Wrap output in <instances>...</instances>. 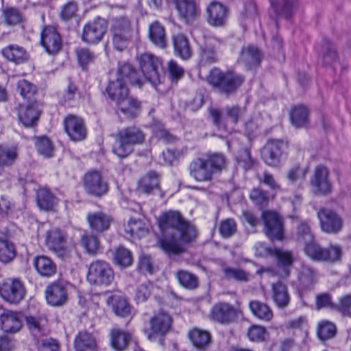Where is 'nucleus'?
<instances>
[{"label":"nucleus","mask_w":351,"mask_h":351,"mask_svg":"<svg viewBox=\"0 0 351 351\" xmlns=\"http://www.w3.org/2000/svg\"><path fill=\"white\" fill-rule=\"evenodd\" d=\"M239 61L248 68L256 66L261 61V53L257 47L247 46L243 48Z\"/></svg>","instance_id":"4c0bfd02"},{"label":"nucleus","mask_w":351,"mask_h":351,"mask_svg":"<svg viewBox=\"0 0 351 351\" xmlns=\"http://www.w3.org/2000/svg\"><path fill=\"white\" fill-rule=\"evenodd\" d=\"M267 335V330L265 327L259 325L251 326L247 331L249 339L254 342L263 341Z\"/></svg>","instance_id":"0e129e2a"},{"label":"nucleus","mask_w":351,"mask_h":351,"mask_svg":"<svg viewBox=\"0 0 351 351\" xmlns=\"http://www.w3.org/2000/svg\"><path fill=\"white\" fill-rule=\"evenodd\" d=\"M237 315V309L228 303L216 304L211 311L213 319L221 324H229L236 319Z\"/></svg>","instance_id":"f3484780"},{"label":"nucleus","mask_w":351,"mask_h":351,"mask_svg":"<svg viewBox=\"0 0 351 351\" xmlns=\"http://www.w3.org/2000/svg\"><path fill=\"white\" fill-rule=\"evenodd\" d=\"M148 36L153 44L156 47L164 49L167 46L166 34L164 27L158 21L150 24Z\"/></svg>","instance_id":"473e14b6"},{"label":"nucleus","mask_w":351,"mask_h":351,"mask_svg":"<svg viewBox=\"0 0 351 351\" xmlns=\"http://www.w3.org/2000/svg\"><path fill=\"white\" fill-rule=\"evenodd\" d=\"M36 201L39 208L44 210L52 209L57 202L56 197L46 188L37 191Z\"/></svg>","instance_id":"79ce46f5"},{"label":"nucleus","mask_w":351,"mask_h":351,"mask_svg":"<svg viewBox=\"0 0 351 351\" xmlns=\"http://www.w3.org/2000/svg\"><path fill=\"white\" fill-rule=\"evenodd\" d=\"M34 266L37 273L45 278L52 277L57 271L55 262L44 255L38 256L34 259Z\"/></svg>","instance_id":"5701e85b"},{"label":"nucleus","mask_w":351,"mask_h":351,"mask_svg":"<svg viewBox=\"0 0 351 351\" xmlns=\"http://www.w3.org/2000/svg\"><path fill=\"white\" fill-rule=\"evenodd\" d=\"M172 319L171 316L160 311L156 313L149 321V328L147 330V337L153 341L158 336L165 335L171 328Z\"/></svg>","instance_id":"6e6552de"},{"label":"nucleus","mask_w":351,"mask_h":351,"mask_svg":"<svg viewBox=\"0 0 351 351\" xmlns=\"http://www.w3.org/2000/svg\"><path fill=\"white\" fill-rule=\"evenodd\" d=\"M16 148L6 145H0V167L12 165L17 158Z\"/></svg>","instance_id":"a18cd8bd"},{"label":"nucleus","mask_w":351,"mask_h":351,"mask_svg":"<svg viewBox=\"0 0 351 351\" xmlns=\"http://www.w3.org/2000/svg\"><path fill=\"white\" fill-rule=\"evenodd\" d=\"M208 21L215 27L222 26L227 19V9L219 2L213 1L206 8Z\"/></svg>","instance_id":"412c9836"},{"label":"nucleus","mask_w":351,"mask_h":351,"mask_svg":"<svg viewBox=\"0 0 351 351\" xmlns=\"http://www.w3.org/2000/svg\"><path fill=\"white\" fill-rule=\"evenodd\" d=\"M63 124L64 131L71 141L77 142L86 138V128L80 117L69 114L64 118Z\"/></svg>","instance_id":"9b49d317"},{"label":"nucleus","mask_w":351,"mask_h":351,"mask_svg":"<svg viewBox=\"0 0 351 351\" xmlns=\"http://www.w3.org/2000/svg\"><path fill=\"white\" fill-rule=\"evenodd\" d=\"M262 219L265 225V234L272 240L283 238V222L282 217L273 211H264Z\"/></svg>","instance_id":"1a4fd4ad"},{"label":"nucleus","mask_w":351,"mask_h":351,"mask_svg":"<svg viewBox=\"0 0 351 351\" xmlns=\"http://www.w3.org/2000/svg\"><path fill=\"white\" fill-rule=\"evenodd\" d=\"M160 247L168 254H179L184 251L182 245L176 239L175 236L171 239H163L159 241Z\"/></svg>","instance_id":"3c124183"},{"label":"nucleus","mask_w":351,"mask_h":351,"mask_svg":"<svg viewBox=\"0 0 351 351\" xmlns=\"http://www.w3.org/2000/svg\"><path fill=\"white\" fill-rule=\"evenodd\" d=\"M336 333V327L335 324L328 321H322L319 323L317 335L322 340H327L332 338Z\"/></svg>","instance_id":"4d7b16f0"},{"label":"nucleus","mask_w":351,"mask_h":351,"mask_svg":"<svg viewBox=\"0 0 351 351\" xmlns=\"http://www.w3.org/2000/svg\"><path fill=\"white\" fill-rule=\"evenodd\" d=\"M287 145L282 141L269 140L262 150V158L265 162L269 166H277Z\"/></svg>","instance_id":"9d476101"},{"label":"nucleus","mask_w":351,"mask_h":351,"mask_svg":"<svg viewBox=\"0 0 351 351\" xmlns=\"http://www.w3.org/2000/svg\"><path fill=\"white\" fill-rule=\"evenodd\" d=\"M139 69L145 80L154 87L162 83L164 73L161 60L149 53H145L138 57Z\"/></svg>","instance_id":"20e7f679"},{"label":"nucleus","mask_w":351,"mask_h":351,"mask_svg":"<svg viewBox=\"0 0 351 351\" xmlns=\"http://www.w3.org/2000/svg\"><path fill=\"white\" fill-rule=\"evenodd\" d=\"M248 306L252 315L258 319L268 322L273 319V311L266 303L254 300L249 302Z\"/></svg>","instance_id":"cd10ccee"},{"label":"nucleus","mask_w":351,"mask_h":351,"mask_svg":"<svg viewBox=\"0 0 351 351\" xmlns=\"http://www.w3.org/2000/svg\"><path fill=\"white\" fill-rule=\"evenodd\" d=\"M106 31V21L104 19H98L84 26L82 40L88 43H97L101 40Z\"/></svg>","instance_id":"2eb2a0df"},{"label":"nucleus","mask_w":351,"mask_h":351,"mask_svg":"<svg viewBox=\"0 0 351 351\" xmlns=\"http://www.w3.org/2000/svg\"><path fill=\"white\" fill-rule=\"evenodd\" d=\"M295 241L304 245L315 239L311 226L307 222H301L297 228Z\"/></svg>","instance_id":"49530a36"},{"label":"nucleus","mask_w":351,"mask_h":351,"mask_svg":"<svg viewBox=\"0 0 351 351\" xmlns=\"http://www.w3.org/2000/svg\"><path fill=\"white\" fill-rule=\"evenodd\" d=\"M66 237L64 233L59 229H51L47 232L46 236V245L48 248L56 253L58 256H63L66 254Z\"/></svg>","instance_id":"6ab92c4d"},{"label":"nucleus","mask_w":351,"mask_h":351,"mask_svg":"<svg viewBox=\"0 0 351 351\" xmlns=\"http://www.w3.org/2000/svg\"><path fill=\"white\" fill-rule=\"evenodd\" d=\"M224 277L228 280H235L240 282L249 280V274L244 270L230 267H223L222 269Z\"/></svg>","instance_id":"864d4df0"},{"label":"nucleus","mask_w":351,"mask_h":351,"mask_svg":"<svg viewBox=\"0 0 351 351\" xmlns=\"http://www.w3.org/2000/svg\"><path fill=\"white\" fill-rule=\"evenodd\" d=\"M1 52L5 58L16 64H23L29 58L27 51L17 45H10L3 48Z\"/></svg>","instance_id":"c756f323"},{"label":"nucleus","mask_w":351,"mask_h":351,"mask_svg":"<svg viewBox=\"0 0 351 351\" xmlns=\"http://www.w3.org/2000/svg\"><path fill=\"white\" fill-rule=\"evenodd\" d=\"M159 187V175L155 171H149L138 182L139 191L149 194Z\"/></svg>","instance_id":"ea45409f"},{"label":"nucleus","mask_w":351,"mask_h":351,"mask_svg":"<svg viewBox=\"0 0 351 351\" xmlns=\"http://www.w3.org/2000/svg\"><path fill=\"white\" fill-rule=\"evenodd\" d=\"M322 230L328 234H337L342 228L343 221L341 217L334 211L329 209H322L318 212Z\"/></svg>","instance_id":"ddd939ff"},{"label":"nucleus","mask_w":351,"mask_h":351,"mask_svg":"<svg viewBox=\"0 0 351 351\" xmlns=\"http://www.w3.org/2000/svg\"><path fill=\"white\" fill-rule=\"evenodd\" d=\"M114 278L113 269L106 261H96L88 267L87 280L91 285L108 286Z\"/></svg>","instance_id":"423d86ee"},{"label":"nucleus","mask_w":351,"mask_h":351,"mask_svg":"<svg viewBox=\"0 0 351 351\" xmlns=\"http://www.w3.org/2000/svg\"><path fill=\"white\" fill-rule=\"evenodd\" d=\"M328 171L327 169L319 165L316 167L311 183L317 191L323 193H328L330 189V184L328 179Z\"/></svg>","instance_id":"a878e982"},{"label":"nucleus","mask_w":351,"mask_h":351,"mask_svg":"<svg viewBox=\"0 0 351 351\" xmlns=\"http://www.w3.org/2000/svg\"><path fill=\"white\" fill-rule=\"evenodd\" d=\"M271 5L277 15L289 19L296 12L299 0H271Z\"/></svg>","instance_id":"393cba45"},{"label":"nucleus","mask_w":351,"mask_h":351,"mask_svg":"<svg viewBox=\"0 0 351 351\" xmlns=\"http://www.w3.org/2000/svg\"><path fill=\"white\" fill-rule=\"evenodd\" d=\"M106 90L110 99L114 101L126 97L129 93L127 84L121 78L110 79Z\"/></svg>","instance_id":"2f4dec72"},{"label":"nucleus","mask_w":351,"mask_h":351,"mask_svg":"<svg viewBox=\"0 0 351 351\" xmlns=\"http://www.w3.org/2000/svg\"><path fill=\"white\" fill-rule=\"evenodd\" d=\"M217 56L210 40L200 47V62L203 64L215 62Z\"/></svg>","instance_id":"5fc2aeb1"},{"label":"nucleus","mask_w":351,"mask_h":351,"mask_svg":"<svg viewBox=\"0 0 351 351\" xmlns=\"http://www.w3.org/2000/svg\"><path fill=\"white\" fill-rule=\"evenodd\" d=\"M74 346L76 351H97L95 337L86 331H82L77 334Z\"/></svg>","instance_id":"72a5a7b5"},{"label":"nucleus","mask_w":351,"mask_h":351,"mask_svg":"<svg viewBox=\"0 0 351 351\" xmlns=\"http://www.w3.org/2000/svg\"><path fill=\"white\" fill-rule=\"evenodd\" d=\"M25 294L22 282L17 278H6L0 282V295L6 302L17 304Z\"/></svg>","instance_id":"0eeeda50"},{"label":"nucleus","mask_w":351,"mask_h":351,"mask_svg":"<svg viewBox=\"0 0 351 351\" xmlns=\"http://www.w3.org/2000/svg\"><path fill=\"white\" fill-rule=\"evenodd\" d=\"M110 340L111 345L114 350L123 351L132 340V335L128 331L114 328L111 330Z\"/></svg>","instance_id":"7c9ffc66"},{"label":"nucleus","mask_w":351,"mask_h":351,"mask_svg":"<svg viewBox=\"0 0 351 351\" xmlns=\"http://www.w3.org/2000/svg\"><path fill=\"white\" fill-rule=\"evenodd\" d=\"M123 138L129 142L132 146L140 144L144 141V134L142 131L134 126H130L121 130L118 132Z\"/></svg>","instance_id":"c03bdc74"},{"label":"nucleus","mask_w":351,"mask_h":351,"mask_svg":"<svg viewBox=\"0 0 351 351\" xmlns=\"http://www.w3.org/2000/svg\"><path fill=\"white\" fill-rule=\"evenodd\" d=\"M179 17L186 23H191L198 19L201 9L195 0H173Z\"/></svg>","instance_id":"f8f14e48"},{"label":"nucleus","mask_w":351,"mask_h":351,"mask_svg":"<svg viewBox=\"0 0 351 351\" xmlns=\"http://www.w3.org/2000/svg\"><path fill=\"white\" fill-rule=\"evenodd\" d=\"M45 293L47 301L51 306H61L67 300L66 289L59 282H53L49 285Z\"/></svg>","instance_id":"4be33fe9"},{"label":"nucleus","mask_w":351,"mask_h":351,"mask_svg":"<svg viewBox=\"0 0 351 351\" xmlns=\"http://www.w3.org/2000/svg\"><path fill=\"white\" fill-rule=\"evenodd\" d=\"M115 25L118 26V29L121 34L125 33L126 26L128 27V33H132L131 22L128 18L125 16L115 17L112 21L111 31L115 33Z\"/></svg>","instance_id":"338daca9"},{"label":"nucleus","mask_w":351,"mask_h":351,"mask_svg":"<svg viewBox=\"0 0 351 351\" xmlns=\"http://www.w3.org/2000/svg\"><path fill=\"white\" fill-rule=\"evenodd\" d=\"M290 120L297 128L306 127L308 123V109L302 105L293 107L290 112Z\"/></svg>","instance_id":"58836bf2"},{"label":"nucleus","mask_w":351,"mask_h":351,"mask_svg":"<svg viewBox=\"0 0 351 351\" xmlns=\"http://www.w3.org/2000/svg\"><path fill=\"white\" fill-rule=\"evenodd\" d=\"M179 282L184 287L190 289L197 287L198 280L195 276L185 271H180L177 274Z\"/></svg>","instance_id":"052dcab7"},{"label":"nucleus","mask_w":351,"mask_h":351,"mask_svg":"<svg viewBox=\"0 0 351 351\" xmlns=\"http://www.w3.org/2000/svg\"><path fill=\"white\" fill-rule=\"evenodd\" d=\"M36 147L38 152L43 156H52L53 148L51 141L48 138L45 136L36 138Z\"/></svg>","instance_id":"bf43d9fd"},{"label":"nucleus","mask_w":351,"mask_h":351,"mask_svg":"<svg viewBox=\"0 0 351 351\" xmlns=\"http://www.w3.org/2000/svg\"><path fill=\"white\" fill-rule=\"evenodd\" d=\"M255 249L256 254L258 256L271 255L276 256L278 258V265L284 268L285 276H288L287 267L293 262L292 255L290 252H285L280 249L268 247L264 243H257L255 245Z\"/></svg>","instance_id":"4468645a"},{"label":"nucleus","mask_w":351,"mask_h":351,"mask_svg":"<svg viewBox=\"0 0 351 351\" xmlns=\"http://www.w3.org/2000/svg\"><path fill=\"white\" fill-rule=\"evenodd\" d=\"M243 80L242 76L235 73H223L218 69H212L207 76L208 84L216 91L226 95L233 94Z\"/></svg>","instance_id":"7ed1b4c3"},{"label":"nucleus","mask_w":351,"mask_h":351,"mask_svg":"<svg viewBox=\"0 0 351 351\" xmlns=\"http://www.w3.org/2000/svg\"><path fill=\"white\" fill-rule=\"evenodd\" d=\"M304 251L311 259L317 262H335L341 255L339 245H330L328 248H324L315 239L304 245Z\"/></svg>","instance_id":"39448f33"},{"label":"nucleus","mask_w":351,"mask_h":351,"mask_svg":"<svg viewBox=\"0 0 351 351\" xmlns=\"http://www.w3.org/2000/svg\"><path fill=\"white\" fill-rule=\"evenodd\" d=\"M114 261L121 267H128L132 262L131 252L124 247L119 246L114 252Z\"/></svg>","instance_id":"603ef678"},{"label":"nucleus","mask_w":351,"mask_h":351,"mask_svg":"<svg viewBox=\"0 0 351 351\" xmlns=\"http://www.w3.org/2000/svg\"><path fill=\"white\" fill-rule=\"evenodd\" d=\"M133 147L129 142L123 138L118 133L113 145L112 151L119 158H125L133 152Z\"/></svg>","instance_id":"de8ad7c7"},{"label":"nucleus","mask_w":351,"mask_h":351,"mask_svg":"<svg viewBox=\"0 0 351 351\" xmlns=\"http://www.w3.org/2000/svg\"><path fill=\"white\" fill-rule=\"evenodd\" d=\"M115 102L118 110L128 118H134L139 112L141 103L131 97L129 93L126 97H123Z\"/></svg>","instance_id":"b1692460"},{"label":"nucleus","mask_w":351,"mask_h":351,"mask_svg":"<svg viewBox=\"0 0 351 351\" xmlns=\"http://www.w3.org/2000/svg\"><path fill=\"white\" fill-rule=\"evenodd\" d=\"M39 114L40 112L36 104L21 106L18 111L19 119L25 127L33 126L38 121Z\"/></svg>","instance_id":"c85d7f7f"},{"label":"nucleus","mask_w":351,"mask_h":351,"mask_svg":"<svg viewBox=\"0 0 351 351\" xmlns=\"http://www.w3.org/2000/svg\"><path fill=\"white\" fill-rule=\"evenodd\" d=\"M158 223L162 232L173 229L178 234V239L182 243H190L197 237L195 227L184 219L180 213L168 211L162 214L158 219Z\"/></svg>","instance_id":"f03ea898"},{"label":"nucleus","mask_w":351,"mask_h":351,"mask_svg":"<svg viewBox=\"0 0 351 351\" xmlns=\"http://www.w3.org/2000/svg\"><path fill=\"white\" fill-rule=\"evenodd\" d=\"M173 40L176 54L183 60L189 59L191 50L186 37L182 34H178L173 36Z\"/></svg>","instance_id":"a19ab883"},{"label":"nucleus","mask_w":351,"mask_h":351,"mask_svg":"<svg viewBox=\"0 0 351 351\" xmlns=\"http://www.w3.org/2000/svg\"><path fill=\"white\" fill-rule=\"evenodd\" d=\"M125 232L132 237L141 238L147 233V229L140 220L131 219L125 229Z\"/></svg>","instance_id":"8fccbe9b"},{"label":"nucleus","mask_w":351,"mask_h":351,"mask_svg":"<svg viewBox=\"0 0 351 351\" xmlns=\"http://www.w3.org/2000/svg\"><path fill=\"white\" fill-rule=\"evenodd\" d=\"M76 55L79 64L82 68L93 62L95 60V55L88 49L86 48H79L76 50Z\"/></svg>","instance_id":"774afa93"},{"label":"nucleus","mask_w":351,"mask_h":351,"mask_svg":"<svg viewBox=\"0 0 351 351\" xmlns=\"http://www.w3.org/2000/svg\"><path fill=\"white\" fill-rule=\"evenodd\" d=\"M88 222L93 230L103 232L107 230L112 221L111 218L104 213H93L87 215Z\"/></svg>","instance_id":"f704fd0d"},{"label":"nucleus","mask_w":351,"mask_h":351,"mask_svg":"<svg viewBox=\"0 0 351 351\" xmlns=\"http://www.w3.org/2000/svg\"><path fill=\"white\" fill-rule=\"evenodd\" d=\"M15 256L14 245L7 240L0 239V261L8 263Z\"/></svg>","instance_id":"6e6d98bb"},{"label":"nucleus","mask_w":351,"mask_h":351,"mask_svg":"<svg viewBox=\"0 0 351 351\" xmlns=\"http://www.w3.org/2000/svg\"><path fill=\"white\" fill-rule=\"evenodd\" d=\"M188 337L195 348L203 350L208 346L210 342V334L204 330L194 328L189 330Z\"/></svg>","instance_id":"e433bc0d"},{"label":"nucleus","mask_w":351,"mask_h":351,"mask_svg":"<svg viewBox=\"0 0 351 351\" xmlns=\"http://www.w3.org/2000/svg\"><path fill=\"white\" fill-rule=\"evenodd\" d=\"M41 44L49 54L57 53L62 47L59 34L53 27H46L41 33Z\"/></svg>","instance_id":"a211bd4d"},{"label":"nucleus","mask_w":351,"mask_h":351,"mask_svg":"<svg viewBox=\"0 0 351 351\" xmlns=\"http://www.w3.org/2000/svg\"><path fill=\"white\" fill-rule=\"evenodd\" d=\"M245 113V108L238 106H227L225 108V118L232 123H237Z\"/></svg>","instance_id":"680f3d73"},{"label":"nucleus","mask_w":351,"mask_h":351,"mask_svg":"<svg viewBox=\"0 0 351 351\" xmlns=\"http://www.w3.org/2000/svg\"><path fill=\"white\" fill-rule=\"evenodd\" d=\"M17 90L23 98L30 99L36 93V87L26 80H19Z\"/></svg>","instance_id":"e2e57ef3"},{"label":"nucleus","mask_w":351,"mask_h":351,"mask_svg":"<svg viewBox=\"0 0 351 351\" xmlns=\"http://www.w3.org/2000/svg\"><path fill=\"white\" fill-rule=\"evenodd\" d=\"M84 182L88 193L94 195H102L108 191V184L103 180L98 171H93L87 173L84 176Z\"/></svg>","instance_id":"dca6fc26"},{"label":"nucleus","mask_w":351,"mask_h":351,"mask_svg":"<svg viewBox=\"0 0 351 351\" xmlns=\"http://www.w3.org/2000/svg\"><path fill=\"white\" fill-rule=\"evenodd\" d=\"M318 278L316 270L307 265H302L298 274V279L301 285L309 287L315 284Z\"/></svg>","instance_id":"37998d69"},{"label":"nucleus","mask_w":351,"mask_h":351,"mask_svg":"<svg viewBox=\"0 0 351 351\" xmlns=\"http://www.w3.org/2000/svg\"><path fill=\"white\" fill-rule=\"evenodd\" d=\"M115 33H112V43L114 47L118 51H123L126 48L132 33H128V27L125 30V33L121 34L118 26L115 25Z\"/></svg>","instance_id":"09e8293b"},{"label":"nucleus","mask_w":351,"mask_h":351,"mask_svg":"<svg viewBox=\"0 0 351 351\" xmlns=\"http://www.w3.org/2000/svg\"><path fill=\"white\" fill-rule=\"evenodd\" d=\"M115 78H121L126 84L130 83L138 86H141L143 83L142 80L137 77L132 66L127 62L119 64Z\"/></svg>","instance_id":"bb28decb"},{"label":"nucleus","mask_w":351,"mask_h":351,"mask_svg":"<svg viewBox=\"0 0 351 351\" xmlns=\"http://www.w3.org/2000/svg\"><path fill=\"white\" fill-rule=\"evenodd\" d=\"M237 232V223L233 219L223 220L219 226L220 234L223 238H229Z\"/></svg>","instance_id":"69168bd1"},{"label":"nucleus","mask_w":351,"mask_h":351,"mask_svg":"<svg viewBox=\"0 0 351 351\" xmlns=\"http://www.w3.org/2000/svg\"><path fill=\"white\" fill-rule=\"evenodd\" d=\"M306 169L300 167L298 164L291 167L287 172V178L291 183L301 182L305 179Z\"/></svg>","instance_id":"13d9d810"},{"label":"nucleus","mask_w":351,"mask_h":351,"mask_svg":"<svg viewBox=\"0 0 351 351\" xmlns=\"http://www.w3.org/2000/svg\"><path fill=\"white\" fill-rule=\"evenodd\" d=\"M225 156L219 153L193 160L189 166L190 175L197 182L210 181L213 176L226 168Z\"/></svg>","instance_id":"f257e3e1"},{"label":"nucleus","mask_w":351,"mask_h":351,"mask_svg":"<svg viewBox=\"0 0 351 351\" xmlns=\"http://www.w3.org/2000/svg\"><path fill=\"white\" fill-rule=\"evenodd\" d=\"M0 328L5 332H18L21 328L19 313L0 308Z\"/></svg>","instance_id":"aec40b11"},{"label":"nucleus","mask_w":351,"mask_h":351,"mask_svg":"<svg viewBox=\"0 0 351 351\" xmlns=\"http://www.w3.org/2000/svg\"><path fill=\"white\" fill-rule=\"evenodd\" d=\"M272 298L280 308H284L288 306L290 298L287 292V287L281 282L272 284Z\"/></svg>","instance_id":"c9c22d12"}]
</instances>
